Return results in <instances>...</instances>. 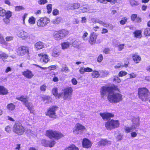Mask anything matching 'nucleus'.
I'll return each mask as SVG.
<instances>
[{
    "label": "nucleus",
    "instance_id": "0eeeda50",
    "mask_svg": "<svg viewBox=\"0 0 150 150\" xmlns=\"http://www.w3.org/2000/svg\"><path fill=\"white\" fill-rule=\"evenodd\" d=\"M63 98L65 100L69 101L71 99L73 89L71 87H68L63 90Z\"/></svg>",
    "mask_w": 150,
    "mask_h": 150
},
{
    "label": "nucleus",
    "instance_id": "393cba45",
    "mask_svg": "<svg viewBox=\"0 0 150 150\" xmlns=\"http://www.w3.org/2000/svg\"><path fill=\"white\" fill-rule=\"evenodd\" d=\"M52 93L53 95L55 96L57 98H59L61 97L62 93H58L57 91V88H54L52 90Z\"/></svg>",
    "mask_w": 150,
    "mask_h": 150
},
{
    "label": "nucleus",
    "instance_id": "4c0bfd02",
    "mask_svg": "<svg viewBox=\"0 0 150 150\" xmlns=\"http://www.w3.org/2000/svg\"><path fill=\"white\" fill-rule=\"evenodd\" d=\"M12 12L8 10L7 11H6L5 13V17L10 19L12 16Z\"/></svg>",
    "mask_w": 150,
    "mask_h": 150
},
{
    "label": "nucleus",
    "instance_id": "f8f14e48",
    "mask_svg": "<svg viewBox=\"0 0 150 150\" xmlns=\"http://www.w3.org/2000/svg\"><path fill=\"white\" fill-rule=\"evenodd\" d=\"M50 22V19L46 17L41 18L38 20L37 24L38 26L43 27L46 25Z\"/></svg>",
    "mask_w": 150,
    "mask_h": 150
},
{
    "label": "nucleus",
    "instance_id": "f03ea898",
    "mask_svg": "<svg viewBox=\"0 0 150 150\" xmlns=\"http://www.w3.org/2000/svg\"><path fill=\"white\" fill-rule=\"evenodd\" d=\"M139 118H134L132 120V125L130 127L126 126L125 128V131L127 133L133 132L138 129L139 125Z\"/></svg>",
    "mask_w": 150,
    "mask_h": 150
},
{
    "label": "nucleus",
    "instance_id": "774afa93",
    "mask_svg": "<svg viewBox=\"0 0 150 150\" xmlns=\"http://www.w3.org/2000/svg\"><path fill=\"white\" fill-rule=\"evenodd\" d=\"M103 59V57L102 54H100L99 56L98 57L97 61L98 62H101V61Z\"/></svg>",
    "mask_w": 150,
    "mask_h": 150
},
{
    "label": "nucleus",
    "instance_id": "1a4fd4ad",
    "mask_svg": "<svg viewBox=\"0 0 150 150\" xmlns=\"http://www.w3.org/2000/svg\"><path fill=\"white\" fill-rule=\"evenodd\" d=\"M57 108L56 106H53L49 108L46 113V115L49 116L50 117L55 118L56 116L55 112Z\"/></svg>",
    "mask_w": 150,
    "mask_h": 150
},
{
    "label": "nucleus",
    "instance_id": "603ef678",
    "mask_svg": "<svg viewBox=\"0 0 150 150\" xmlns=\"http://www.w3.org/2000/svg\"><path fill=\"white\" fill-rule=\"evenodd\" d=\"M127 18L126 17L122 18L120 21V23L122 25L125 24L127 21Z\"/></svg>",
    "mask_w": 150,
    "mask_h": 150
},
{
    "label": "nucleus",
    "instance_id": "864d4df0",
    "mask_svg": "<svg viewBox=\"0 0 150 150\" xmlns=\"http://www.w3.org/2000/svg\"><path fill=\"white\" fill-rule=\"evenodd\" d=\"M129 77V79H133L135 78L137 76V74H136L134 73H132L130 74H128Z\"/></svg>",
    "mask_w": 150,
    "mask_h": 150
},
{
    "label": "nucleus",
    "instance_id": "49530a36",
    "mask_svg": "<svg viewBox=\"0 0 150 150\" xmlns=\"http://www.w3.org/2000/svg\"><path fill=\"white\" fill-rule=\"evenodd\" d=\"M80 44V42H79L76 40H74L72 42V46L74 47H78Z\"/></svg>",
    "mask_w": 150,
    "mask_h": 150
},
{
    "label": "nucleus",
    "instance_id": "c85d7f7f",
    "mask_svg": "<svg viewBox=\"0 0 150 150\" xmlns=\"http://www.w3.org/2000/svg\"><path fill=\"white\" fill-rule=\"evenodd\" d=\"M53 36L54 39L56 40H59L62 39L61 36L59 34L58 31L55 32L53 34Z\"/></svg>",
    "mask_w": 150,
    "mask_h": 150
},
{
    "label": "nucleus",
    "instance_id": "37998d69",
    "mask_svg": "<svg viewBox=\"0 0 150 150\" xmlns=\"http://www.w3.org/2000/svg\"><path fill=\"white\" fill-rule=\"evenodd\" d=\"M144 34L146 36H150V29L149 28H145L144 29Z\"/></svg>",
    "mask_w": 150,
    "mask_h": 150
},
{
    "label": "nucleus",
    "instance_id": "473e14b6",
    "mask_svg": "<svg viewBox=\"0 0 150 150\" xmlns=\"http://www.w3.org/2000/svg\"><path fill=\"white\" fill-rule=\"evenodd\" d=\"M7 108L10 111L13 110L15 108V106L12 103L8 104L7 106Z\"/></svg>",
    "mask_w": 150,
    "mask_h": 150
},
{
    "label": "nucleus",
    "instance_id": "39448f33",
    "mask_svg": "<svg viewBox=\"0 0 150 150\" xmlns=\"http://www.w3.org/2000/svg\"><path fill=\"white\" fill-rule=\"evenodd\" d=\"M46 135L50 139H58L63 136V135L58 132L49 129L46 132Z\"/></svg>",
    "mask_w": 150,
    "mask_h": 150
},
{
    "label": "nucleus",
    "instance_id": "5701e85b",
    "mask_svg": "<svg viewBox=\"0 0 150 150\" xmlns=\"http://www.w3.org/2000/svg\"><path fill=\"white\" fill-rule=\"evenodd\" d=\"M132 57L133 60L136 63H138L141 60V58L139 56L136 54H134L132 55Z\"/></svg>",
    "mask_w": 150,
    "mask_h": 150
},
{
    "label": "nucleus",
    "instance_id": "ea45409f",
    "mask_svg": "<svg viewBox=\"0 0 150 150\" xmlns=\"http://www.w3.org/2000/svg\"><path fill=\"white\" fill-rule=\"evenodd\" d=\"M100 74L101 76H106L109 73V72L108 71L101 70L100 71Z\"/></svg>",
    "mask_w": 150,
    "mask_h": 150
},
{
    "label": "nucleus",
    "instance_id": "9d476101",
    "mask_svg": "<svg viewBox=\"0 0 150 150\" xmlns=\"http://www.w3.org/2000/svg\"><path fill=\"white\" fill-rule=\"evenodd\" d=\"M16 51L18 55L23 56L28 52V48L27 47L22 46L17 49Z\"/></svg>",
    "mask_w": 150,
    "mask_h": 150
},
{
    "label": "nucleus",
    "instance_id": "a211bd4d",
    "mask_svg": "<svg viewBox=\"0 0 150 150\" xmlns=\"http://www.w3.org/2000/svg\"><path fill=\"white\" fill-rule=\"evenodd\" d=\"M22 75L27 79L32 78L34 76L32 71L29 70H26L22 73Z\"/></svg>",
    "mask_w": 150,
    "mask_h": 150
},
{
    "label": "nucleus",
    "instance_id": "e433bc0d",
    "mask_svg": "<svg viewBox=\"0 0 150 150\" xmlns=\"http://www.w3.org/2000/svg\"><path fill=\"white\" fill-rule=\"evenodd\" d=\"M89 10V8L88 6H85L79 10L80 13H84L87 12Z\"/></svg>",
    "mask_w": 150,
    "mask_h": 150
},
{
    "label": "nucleus",
    "instance_id": "7ed1b4c3",
    "mask_svg": "<svg viewBox=\"0 0 150 150\" xmlns=\"http://www.w3.org/2000/svg\"><path fill=\"white\" fill-rule=\"evenodd\" d=\"M149 92L145 88H139L138 90L139 97L143 101L147 100L148 98Z\"/></svg>",
    "mask_w": 150,
    "mask_h": 150
},
{
    "label": "nucleus",
    "instance_id": "c03bdc74",
    "mask_svg": "<svg viewBox=\"0 0 150 150\" xmlns=\"http://www.w3.org/2000/svg\"><path fill=\"white\" fill-rule=\"evenodd\" d=\"M6 10L1 7H0V16L1 17L5 16V13Z\"/></svg>",
    "mask_w": 150,
    "mask_h": 150
},
{
    "label": "nucleus",
    "instance_id": "4d7b16f0",
    "mask_svg": "<svg viewBox=\"0 0 150 150\" xmlns=\"http://www.w3.org/2000/svg\"><path fill=\"white\" fill-rule=\"evenodd\" d=\"M125 46L124 44H122L118 45L117 47H118L119 51L122 50L124 48Z\"/></svg>",
    "mask_w": 150,
    "mask_h": 150
},
{
    "label": "nucleus",
    "instance_id": "a19ab883",
    "mask_svg": "<svg viewBox=\"0 0 150 150\" xmlns=\"http://www.w3.org/2000/svg\"><path fill=\"white\" fill-rule=\"evenodd\" d=\"M100 76L99 72L97 71H93L92 73V76L93 78H97Z\"/></svg>",
    "mask_w": 150,
    "mask_h": 150
},
{
    "label": "nucleus",
    "instance_id": "aec40b11",
    "mask_svg": "<svg viewBox=\"0 0 150 150\" xmlns=\"http://www.w3.org/2000/svg\"><path fill=\"white\" fill-rule=\"evenodd\" d=\"M97 36V35L95 33L93 32L91 33L89 41V42L91 44L93 45L95 43Z\"/></svg>",
    "mask_w": 150,
    "mask_h": 150
},
{
    "label": "nucleus",
    "instance_id": "20e7f679",
    "mask_svg": "<svg viewBox=\"0 0 150 150\" xmlns=\"http://www.w3.org/2000/svg\"><path fill=\"white\" fill-rule=\"evenodd\" d=\"M16 99L23 103V104L28 108V109L30 111V113H33L34 110L33 105L31 103L29 102L28 98L27 97L23 96L17 98Z\"/></svg>",
    "mask_w": 150,
    "mask_h": 150
},
{
    "label": "nucleus",
    "instance_id": "4be33fe9",
    "mask_svg": "<svg viewBox=\"0 0 150 150\" xmlns=\"http://www.w3.org/2000/svg\"><path fill=\"white\" fill-rule=\"evenodd\" d=\"M60 54V50L57 47L54 48L52 50V55L54 57H57Z\"/></svg>",
    "mask_w": 150,
    "mask_h": 150
},
{
    "label": "nucleus",
    "instance_id": "c756f323",
    "mask_svg": "<svg viewBox=\"0 0 150 150\" xmlns=\"http://www.w3.org/2000/svg\"><path fill=\"white\" fill-rule=\"evenodd\" d=\"M65 150H79V149L75 145L72 144L66 148Z\"/></svg>",
    "mask_w": 150,
    "mask_h": 150
},
{
    "label": "nucleus",
    "instance_id": "6e6d98bb",
    "mask_svg": "<svg viewBox=\"0 0 150 150\" xmlns=\"http://www.w3.org/2000/svg\"><path fill=\"white\" fill-rule=\"evenodd\" d=\"M3 21L5 23L7 24L10 22V19L6 17H5L3 19Z\"/></svg>",
    "mask_w": 150,
    "mask_h": 150
},
{
    "label": "nucleus",
    "instance_id": "79ce46f5",
    "mask_svg": "<svg viewBox=\"0 0 150 150\" xmlns=\"http://www.w3.org/2000/svg\"><path fill=\"white\" fill-rule=\"evenodd\" d=\"M49 143H50V141L46 140L45 139H43L41 141V144L42 145L45 147H48V144Z\"/></svg>",
    "mask_w": 150,
    "mask_h": 150
},
{
    "label": "nucleus",
    "instance_id": "8fccbe9b",
    "mask_svg": "<svg viewBox=\"0 0 150 150\" xmlns=\"http://www.w3.org/2000/svg\"><path fill=\"white\" fill-rule=\"evenodd\" d=\"M47 13H50L52 10V5L51 4H49L47 6Z\"/></svg>",
    "mask_w": 150,
    "mask_h": 150
},
{
    "label": "nucleus",
    "instance_id": "412c9836",
    "mask_svg": "<svg viewBox=\"0 0 150 150\" xmlns=\"http://www.w3.org/2000/svg\"><path fill=\"white\" fill-rule=\"evenodd\" d=\"M98 144L99 146H105L110 144L111 142L106 139H102L98 143Z\"/></svg>",
    "mask_w": 150,
    "mask_h": 150
},
{
    "label": "nucleus",
    "instance_id": "338daca9",
    "mask_svg": "<svg viewBox=\"0 0 150 150\" xmlns=\"http://www.w3.org/2000/svg\"><path fill=\"white\" fill-rule=\"evenodd\" d=\"M5 43V41L4 40L3 37L0 34V43L3 44Z\"/></svg>",
    "mask_w": 150,
    "mask_h": 150
},
{
    "label": "nucleus",
    "instance_id": "f3484780",
    "mask_svg": "<svg viewBox=\"0 0 150 150\" xmlns=\"http://www.w3.org/2000/svg\"><path fill=\"white\" fill-rule=\"evenodd\" d=\"M82 146L84 148H88L91 147L92 144L91 142L88 139H83L82 141Z\"/></svg>",
    "mask_w": 150,
    "mask_h": 150
},
{
    "label": "nucleus",
    "instance_id": "4468645a",
    "mask_svg": "<svg viewBox=\"0 0 150 150\" xmlns=\"http://www.w3.org/2000/svg\"><path fill=\"white\" fill-rule=\"evenodd\" d=\"M17 36L21 38L23 40H25L30 38V35L25 32V31L21 30L18 31L17 33Z\"/></svg>",
    "mask_w": 150,
    "mask_h": 150
},
{
    "label": "nucleus",
    "instance_id": "3c124183",
    "mask_svg": "<svg viewBox=\"0 0 150 150\" xmlns=\"http://www.w3.org/2000/svg\"><path fill=\"white\" fill-rule=\"evenodd\" d=\"M88 33L87 32L84 33L82 37V38L83 40L85 41H86L87 40V37L88 35Z\"/></svg>",
    "mask_w": 150,
    "mask_h": 150
},
{
    "label": "nucleus",
    "instance_id": "6ab92c4d",
    "mask_svg": "<svg viewBox=\"0 0 150 150\" xmlns=\"http://www.w3.org/2000/svg\"><path fill=\"white\" fill-rule=\"evenodd\" d=\"M100 115L102 117L103 120H108L110 117H112L114 116L113 114L106 112L100 113Z\"/></svg>",
    "mask_w": 150,
    "mask_h": 150
},
{
    "label": "nucleus",
    "instance_id": "ddd939ff",
    "mask_svg": "<svg viewBox=\"0 0 150 150\" xmlns=\"http://www.w3.org/2000/svg\"><path fill=\"white\" fill-rule=\"evenodd\" d=\"M38 56L40 62L42 63L46 64L50 61L49 56L47 54L42 53L39 54Z\"/></svg>",
    "mask_w": 150,
    "mask_h": 150
},
{
    "label": "nucleus",
    "instance_id": "6e6552de",
    "mask_svg": "<svg viewBox=\"0 0 150 150\" xmlns=\"http://www.w3.org/2000/svg\"><path fill=\"white\" fill-rule=\"evenodd\" d=\"M13 130L14 132L19 135L23 134L25 132L24 128L22 125L18 123L14 125Z\"/></svg>",
    "mask_w": 150,
    "mask_h": 150
},
{
    "label": "nucleus",
    "instance_id": "f257e3e1",
    "mask_svg": "<svg viewBox=\"0 0 150 150\" xmlns=\"http://www.w3.org/2000/svg\"><path fill=\"white\" fill-rule=\"evenodd\" d=\"M108 99L111 103H117L121 101L122 99V96L118 93H112L108 94Z\"/></svg>",
    "mask_w": 150,
    "mask_h": 150
},
{
    "label": "nucleus",
    "instance_id": "c9c22d12",
    "mask_svg": "<svg viewBox=\"0 0 150 150\" xmlns=\"http://www.w3.org/2000/svg\"><path fill=\"white\" fill-rule=\"evenodd\" d=\"M129 3L130 5L132 6H135L139 4V2L134 0H130Z\"/></svg>",
    "mask_w": 150,
    "mask_h": 150
},
{
    "label": "nucleus",
    "instance_id": "72a5a7b5",
    "mask_svg": "<svg viewBox=\"0 0 150 150\" xmlns=\"http://www.w3.org/2000/svg\"><path fill=\"white\" fill-rule=\"evenodd\" d=\"M8 57V55L2 52L0 53V59H2L4 61Z\"/></svg>",
    "mask_w": 150,
    "mask_h": 150
},
{
    "label": "nucleus",
    "instance_id": "f704fd0d",
    "mask_svg": "<svg viewBox=\"0 0 150 150\" xmlns=\"http://www.w3.org/2000/svg\"><path fill=\"white\" fill-rule=\"evenodd\" d=\"M36 19L33 16H31L29 18L28 21L30 24L34 25L35 23Z\"/></svg>",
    "mask_w": 150,
    "mask_h": 150
},
{
    "label": "nucleus",
    "instance_id": "69168bd1",
    "mask_svg": "<svg viewBox=\"0 0 150 150\" xmlns=\"http://www.w3.org/2000/svg\"><path fill=\"white\" fill-rule=\"evenodd\" d=\"M137 17V14H134L132 15L131 16V19L132 21H135Z\"/></svg>",
    "mask_w": 150,
    "mask_h": 150
},
{
    "label": "nucleus",
    "instance_id": "bf43d9fd",
    "mask_svg": "<svg viewBox=\"0 0 150 150\" xmlns=\"http://www.w3.org/2000/svg\"><path fill=\"white\" fill-rule=\"evenodd\" d=\"M128 63H127V64H125L123 66H122V65H121V64H118L117 65H116L115 66V69H118V68H119L121 66H122V67H127L128 66Z\"/></svg>",
    "mask_w": 150,
    "mask_h": 150
},
{
    "label": "nucleus",
    "instance_id": "680f3d73",
    "mask_svg": "<svg viewBox=\"0 0 150 150\" xmlns=\"http://www.w3.org/2000/svg\"><path fill=\"white\" fill-rule=\"evenodd\" d=\"M13 38V37L12 36H8L5 38V40L6 41L9 42L12 40Z\"/></svg>",
    "mask_w": 150,
    "mask_h": 150
},
{
    "label": "nucleus",
    "instance_id": "e2e57ef3",
    "mask_svg": "<svg viewBox=\"0 0 150 150\" xmlns=\"http://www.w3.org/2000/svg\"><path fill=\"white\" fill-rule=\"evenodd\" d=\"M55 143V142L54 141H50V143H49L48 144V146L50 147H52L54 146Z\"/></svg>",
    "mask_w": 150,
    "mask_h": 150
},
{
    "label": "nucleus",
    "instance_id": "a18cd8bd",
    "mask_svg": "<svg viewBox=\"0 0 150 150\" xmlns=\"http://www.w3.org/2000/svg\"><path fill=\"white\" fill-rule=\"evenodd\" d=\"M127 73L124 71H120L118 73V76L120 77H122L126 75Z\"/></svg>",
    "mask_w": 150,
    "mask_h": 150
},
{
    "label": "nucleus",
    "instance_id": "cd10ccee",
    "mask_svg": "<svg viewBox=\"0 0 150 150\" xmlns=\"http://www.w3.org/2000/svg\"><path fill=\"white\" fill-rule=\"evenodd\" d=\"M8 91L3 86H0V95H4L8 93Z\"/></svg>",
    "mask_w": 150,
    "mask_h": 150
},
{
    "label": "nucleus",
    "instance_id": "7c9ffc66",
    "mask_svg": "<svg viewBox=\"0 0 150 150\" xmlns=\"http://www.w3.org/2000/svg\"><path fill=\"white\" fill-rule=\"evenodd\" d=\"M71 45V42H67L62 43L61 44V46L62 49H65L68 48Z\"/></svg>",
    "mask_w": 150,
    "mask_h": 150
},
{
    "label": "nucleus",
    "instance_id": "0e129e2a",
    "mask_svg": "<svg viewBox=\"0 0 150 150\" xmlns=\"http://www.w3.org/2000/svg\"><path fill=\"white\" fill-rule=\"evenodd\" d=\"M114 80L118 83H119L121 82L120 79L117 76H115L114 77Z\"/></svg>",
    "mask_w": 150,
    "mask_h": 150
},
{
    "label": "nucleus",
    "instance_id": "de8ad7c7",
    "mask_svg": "<svg viewBox=\"0 0 150 150\" xmlns=\"http://www.w3.org/2000/svg\"><path fill=\"white\" fill-rule=\"evenodd\" d=\"M25 8L22 6H17L15 7V11H19L22 10H23Z\"/></svg>",
    "mask_w": 150,
    "mask_h": 150
},
{
    "label": "nucleus",
    "instance_id": "bb28decb",
    "mask_svg": "<svg viewBox=\"0 0 150 150\" xmlns=\"http://www.w3.org/2000/svg\"><path fill=\"white\" fill-rule=\"evenodd\" d=\"M34 46L36 50H40L44 47V44L42 42L39 41L36 43Z\"/></svg>",
    "mask_w": 150,
    "mask_h": 150
},
{
    "label": "nucleus",
    "instance_id": "052dcab7",
    "mask_svg": "<svg viewBox=\"0 0 150 150\" xmlns=\"http://www.w3.org/2000/svg\"><path fill=\"white\" fill-rule=\"evenodd\" d=\"M79 71L81 74H83L85 72V68L84 67H81L80 68Z\"/></svg>",
    "mask_w": 150,
    "mask_h": 150
},
{
    "label": "nucleus",
    "instance_id": "b1692460",
    "mask_svg": "<svg viewBox=\"0 0 150 150\" xmlns=\"http://www.w3.org/2000/svg\"><path fill=\"white\" fill-rule=\"evenodd\" d=\"M59 34L61 36L62 39L64 38L66 36L69 34V31L67 30L64 29L62 30L58 31Z\"/></svg>",
    "mask_w": 150,
    "mask_h": 150
},
{
    "label": "nucleus",
    "instance_id": "13d9d810",
    "mask_svg": "<svg viewBox=\"0 0 150 150\" xmlns=\"http://www.w3.org/2000/svg\"><path fill=\"white\" fill-rule=\"evenodd\" d=\"M47 2V0H40L38 1V3L40 5H43Z\"/></svg>",
    "mask_w": 150,
    "mask_h": 150
},
{
    "label": "nucleus",
    "instance_id": "58836bf2",
    "mask_svg": "<svg viewBox=\"0 0 150 150\" xmlns=\"http://www.w3.org/2000/svg\"><path fill=\"white\" fill-rule=\"evenodd\" d=\"M61 71H64L66 73H68L70 71L69 69L65 65H63L62 66Z\"/></svg>",
    "mask_w": 150,
    "mask_h": 150
},
{
    "label": "nucleus",
    "instance_id": "9b49d317",
    "mask_svg": "<svg viewBox=\"0 0 150 150\" xmlns=\"http://www.w3.org/2000/svg\"><path fill=\"white\" fill-rule=\"evenodd\" d=\"M86 129L85 127L80 123L76 124L73 130L74 134H78L82 133V131Z\"/></svg>",
    "mask_w": 150,
    "mask_h": 150
},
{
    "label": "nucleus",
    "instance_id": "dca6fc26",
    "mask_svg": "<svg viewBox=\"0 0 150 150\" xmlns=\"http://www.w3.org/2000/svg\"><path fill=\"white\" fill-rule=\"evenodd\" d=\"M91 21L93 23H98L100 24L105 27H108L109 26V24H108L105 23L96 18H92L91 19Z\"/></svg>",
    "mask_w": 150,
    "mask_h": 150
},
{
    "label": "nucleus",
    "instance_id": "2f4dec72",
    "mask_svg": "<svg viewBox=\"0 0 150 150\" xmlns=\"http://www.w3.org/2000/svg\"><path fill=\"white\" fill-rule=\"evenodd\" d=\"M142 32L141 30H137L134 31V36L137 38H141L142 35Z\"/></svg>",
    "mask_w": 150,
    "mask_h": 150
},
{
    "label": "nucleus",
    "instance_id": "423d86ee",
    "mask_svg": "<svg viewBox=\"0 0 150 150\" xmlns=\"http://www.w3.org/2000/svg\"><path fill=\"white\" fill-rule=\"evenodd\" d=\"M120 123L118 120H113L106 122L105 124V127L106 129L110 130L118 127Z\"/></svg>",
    "mask_w": 150,
    "mask_h": 150
},
{
    "label": "nucleus",
    "instance_id": "2eb2a0df",
    "mask_svg": "<svg viewBox=\"0 0 150 150\" xmlns=\"http://www.w3.org/2000/svg\"><path fill=\"white\" fill-rule=\"evenodd\" d=\"M111 88L109 86H104L102 87L100 91V93L101 96L104 97L108 93L109 94L111 93Z\"/></svg>",
    "mask_w": 150,
    "mask_h": 150
},
{
    "label": "nucleus",
    "instance_id": "09e8293b",
    "mask_svg": "<svg viewBox=\"0 0 150 150\" xmlns=\"http://www.w3.org/2000/svg\"><path fill=\"white\" fill-rule=\"evenodd\" d=\"M61 19L60 18H57L53 20V23L54 24H57L59 23L61 21Z\"/></svg>",
    "mask_w": 150,
    "mask_h": 150
},
{
    "label": "nucleus",
    "instance_id": "a878e982",
    "mask_svg": "<svg viewBox=\"0 0 150 150\" xmlns=\"http://www.w3.org/2000/svg\"><path fill=\"white\" fill-rule=\"evenodd\" d=\"M80 4L79 3H75L70 4L68 8L71 10L76 9L78 8L80 6Z\"/></svg>",
    "mask_w": 150,
    "mask_h": 150
},
{
    "label": "nucleus",
    "instance_id": "5fc2aeb1",
    "mask_svg": "<svg viewBox=\"0 0 150 150\" xmlns=\"http://www.w3.org/2000/svg\"><path fill=\"white\" fill-rule=\"evenodd\" d=\"M52 76L53 77L52 79V81L54 82H57L59 81L58 78L55 76L54 74H52Z\"/></svg>",
    "mask_w": 150,
    "mask_h": 150
}]
</instances>
